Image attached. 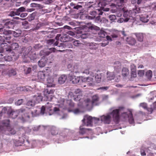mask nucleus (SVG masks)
<instances>
[{
  "label": "nucleus",
  "instance_id": "1",
  "mask_svg": "<svg viewBox=\"0 0 156 156\" xmlns=\"http://www.w3.org/2000/svg\"><path fill=\"white\" fill-rule=\"evenodd\" d=\"M0 34H3V37L7 43L11 44L12 42L16 41L14 38L11 40V37L10 35L12 34L11 31L10 30H7L4 28H0Z\"/></svg>",
  "mask_w": 156,
  "mask_h": 156
},
{
  "label": "nucleus",
  "instance_id": "2",
  "mask_svg": "<svg viewBox=\"0 0 156 156\" xmlns=\"http://www.w3.org/2000/svg\"><path fill=\"white\" fill-rule=\"evenodd\" d=\"M124 109V108L123 107H119L118 109L113 110L110 113V115L112 116L113 121L116 124H118L119 122V113L121 112V111H123Z\"/></svg>",
  "mask_w": 156,
  "mask_h": 156
},
{
  "label": "nucleus",
  "instance_id": "3",
  "mask_svg": "<svg viewBox=\"0 0 156 156\" xmlns=\"http://www.w3.org/2000/svg\"><path fill=\"white\" fill-rule=\"evenodd\" d=\"M51 72L48 69H45L42 71H39L37 73L38 79L40 81H43L44 80L46 77L49 76L51 75Z\"/></svg>",
  "mask_w": 156,
  "mask_h": 156
},
{
  "label": "nucleus",
  "instance_id": "4",
  "mask_svg": "<svg viewBox=\"0 0 156 156\" xmlns=\"http://www.w3.org/2000/svg\"><path fill=\"white\" fill-rule=\"evenodd\" d=\"M94 120L98 121L99 120V118L92 117L88 115L84 116L83 119L82 120L83 123L87 126H92V122Z\"/></svg>",
  "mask_w": 156,
  "mask_h": 156
},
{
  "label": "nucleus",
  "instance_id": "5",
  "mask_svg": "<svg viewBox=\"0 0 156 156\" xmlns=\"http://www.w3.org/2000/svg\"><path fill=\"white\" fill-rule=\"evenodd\" d=\"M9 120H4L2 122L3 125L6 126V131H7L11 134H14L16 133L15 130L10 126Z\"/></svg>",
  "mask_w": 156,
  "mask_h": 156
},
{
  "label": "nucleus",
  "instance_id": "6",
  "mask_svg": "<svg viewBox=\"0 0 156 156\" xmlns=\"http://www.w3.org/2000/svg\"><path fill=\"white\" fill-rule=\"evenodd\" d=\"M54 90L53 89L49 90L48 89H45L44 91V94L45 97L47 99V100L48 101H51L53 96Z\"/></svg>",
  "mask_w": 156,
  "mask_h": 156
},
{
  "label": "nucleus",
  "instance_id": "7",
  "mask_svg": "<svg viewBox=\"0 0 156 156\" xmlns=\"http://www.w3.org/2000/svg\"><path fill=\"white\" fill-rule=\"evenodd\" d=\"M60 35L58 34L56 36L55 39H50L47 41V44L48 45H51L53 44V46H55L58 45V40H59V37Z\"/></svg>",
  "mask_w": 156,
  "mask_h": 156
},
{
  "label": "nucleus",
  "instance_id": "8",
  "mask_svg": "<svg viewBox=\"0 0 156 156\" xmlns=\"http://www.w3.org/2000/svg\"><path fill=\"white\" fill-rule=\"evenodd\" d=\"M111 119V117L109 114L106 115H102L101 117V121L105 124H109L110 123Z\"/></svg>",
  "mask_w": 156,
  "mask_h": 156
},
{
  "label": "nucleus",
  "instance_id": "9",
  "mask_svg": "<svg viewBox=\"0 0 156 156\" xmlns=\"http://www.w3.org/2000/svg\"><path fill=\"white\" fill-rule=\"evenodd\" d=\"M15 25V22L13 21H8L5 22L3 28H12L14 29Z\"/></svg>",
  "mask_w": 156,
  "mask_h": 156
},
{
  "label": "nucleus",
  "instance_id": "10",
  "mask_svg": "<svg viewBox=\"0 0 156 156\" xmlns=\"http://www.w3.org/2000/svg\"><path fill=\"white\" fill-rule=\"evenodd\" d=\"M47 87H53L55 86L54 83V80L53 78L51 76H48L47 79Z\"/></svg>",
  "mask_w": 156,
  "mask_h": 156
},
{
  "label": "nucleus",
  "instance_id": "11",
  "mask_svg": "<svg viewBox=\"0 0 156 156\" xmlns=\"http://www.w3.org/2000/svg\"><path fill=\"white\" fill-rule=\"evenodd\" d=\"M25 111V109L20 108L15 111H12L11 113L12 117L13 119L16 118L17 117L18 115H21V114L22 113V112Z\"/></svg>",
  "mask_w": 156,
  "mask_h": 156
},
{
  "label": "nucleus",
  "instance_id": "12",
  "mask_svg": "<svg viewBox=\"0 0 156 156\" xmlns=\"http://www.w3.org/2000/svg\"><path fill=\"white\" fill-rule=\"evenodd\" d=\"M22 108L25 110V111L22 112V113L21 114L22 118L24 119L29 118H30V116L29 114L30 112V110L28 109L27 107Z\"/></svg>",
  "mask_w": 156,
  "mask_h": 156
},
{
  "label": "nucleus",
  "instance_id": "13",
  "mask_svg": "<svg viewBox=\"0 0 156 156\" xmlns=\"http://www.w3.org/2000/svg\"><path fill=\"white\" fill-rule=\"evenodd\" d=\"M69 77L70 81H71L73 84H76L80 81V78L78 76L69 75Z\"/></svg>",
  "mask_w": 156,
  "mask_h": 156
},
{
  "label": "nucleus",
  "instance_id": "14",
  "mask_svg": "<svg viewBox=\"0 0 156 156\" xmlns=\"http://www.w3.org/2000/svg\"><path fill=\"white\" fill-rule=\"evenodd\" d=\"M46 108H47V111L48 112L49 115H51L55 113H58L59 111V108L56 107H55L53 109H51L50 107L48 108L46 106Z\"/></svg>",
  "mask_w": 156,
  "mask_h": 156
},
{
  "label": "nucleus",
  "instance_id": "15",
  "mask_svg": "<svg viewBox=\"0 0 156 156\" xmlns=\"http://www.w3.org/2000/svg\"><path fill=\"white\" fill-rule=\"evenodd\" d=\"M1 47L2 48V51H0V53L5 51L10 52L12 51L10 46H9L6 43H5L4 44H2Z\"/></svg>",
  "mask_w": 156,
  "mask_h": 156
},
{
  "label": "nucleus",
  "instance_id": "16",
  "mask_svg": "<svg viewBox=\"0 0 156 156\" xmlns=\"http://www.w3.org/2000/svg\"><path fill=\"white\" fill-rule=\"evenodd\" d=\"M70 67H71L72 69H70V70L72 72H74L76 73H80V69H79V66L77 65L74 66L72 67L71 64H69L68 66V68L69 69Z\"/></svg>",
  "mask_w": 156,
  "mask_h": 156
},
{
  "label": "nucleus",
  "instance_id": "17",
  "mask_svg": "<svg viewBox=\"0 0 156 156\" xmlns=\"http://www.w3.org/2000/svg\"><path fill=\"white\" fill-rule=\"evenodd\" d=\"M13 36L15 37L20 36L22 34V30L20 29H15L14 31H11Z\"/></svg>",
  "mask_w": 156,
  "mask_h": 156
},
{
  "label": "nucleus",
  "instance_id": "18",
  "mask_svg": "<svg viewBox=\"0 0 156 156\" xmlns=\"http://www.w3.org/2000/svg\"><path fill=\"white\" fill-rule=\"evenodd\" d=\"M139 16L140 17V20L142 22L144 23H146L148 22L149 20V16L147 14H144L141 15V16Z\"/></svg>",
  "mask_w": 156,
  "mask_h": 156
},
{
  "label": "nucleus",
  "instance_id": "19",
  "mask_svg": "<svg viewBox=\"0 0 156 156\" xmlns=\"http://www.w3.org/2000/svg\"><path fill=\"white\" fill-rule=\"evenodd\" d=\"M85 125L84 124H83L82 125L80 126V127L79 133L82 134H85L87 131H91V129H85L83 127Z\"/></svg>",
  "mask_w": 156,
  "mask_h": 156
},
{
  "label": "nucleus",
  "instance_id": "20",
  "mask_svg": "<svg viewBox=\"0 0 156 156\" xmlns=\"http://www.w3.org/2000/svg\"><path fill=\"white\" fill-rule=\"evenodd\" d=\"M90 67L89 66H84L80 69V73L83 74H89Z\"/></svg>",
  "mask_w": 156,
  "mask_h": 156
},
{
  "label": "nucleus",
  "instance_id": "21",
  "mask_svg": "<svg viewBox=\"0 0 156 156\" xmlns=\"http://www.w3.org/2000/svg\"><path fill=\"white\" fill-rule=\"evenodd\" d=\"M67 76L65 75H61L58 79V82L59 84H62L64 83L67 79Z\"/></svg>",
  "mask_w": 156,
  "mask_h": 156
},
{
  "label": "nucleus",
  "instance_id": "22",
  "mask_svg": "<svg viewBox=\"0 0 156 156\" xmlns=\"http://www.w3.org/2000/svg\"><path fill=\"white\" fill-rule=\"evenodd\" d=\"M126 115V116L125 117H129L128 120L129 123L131 124H133L134 122V119L133 117V115L132 112L130 111H129V115H127V114Z\"/></svg>",
  "mask_w": 156,
  "mask_h": 156
},
{
  "label": "nucleus",
  "instance_id": "23",
  "mask_svg": "<svg viewBox=\"0 0 156 156\" xmlns=\"http://www.w3.org/2000/svg\"><path fill=\"white\" fill-rule=\"evenodd\" d=\"M126 41L129 44L131 45H134L136 43V41L135 39L131 37L127 38Z\"/></svg>",
  "mask_w": 156,
  "mask_h": 156
},
{
  "label": "nucleus",
  "instance_id": "24",
  "mask_svg": "<svg viewBox=\"0 0 156 156\" xmlns=\"http://www.w3.org/2000/svg\"><path fill=\"white\" fill-rule=\"evenodd\" d=\"M99 97L98 95H94L92 98V105H97V102L99 101Z\"/></svg>",
  "mask_w": 156,
  "mask_h": 156
},
{
  "label": "nucleus",
  "instance_id": "25",
  "mask_svg": "<svg viewBox=\"0 0 156 156\" xmlns=\"http://www.w3.org/2000/svg\"><path fill=\"white\" fill-rule=\"evenodd\" d=\"M34 99H35V102L37 103H39L42 101L43 97L41 95L39 94L37 95H34Z\"/></svg>",
  "mask_w": 156,
  "mask_h": 156
},
{
  "label": "nucleus",
  "instance_id": "26",
  "mask_svg": "<svg viewBox=\"0 0 156 156\" xmlns=\"http://www.w3.org/2000/svg\"><path fill=\"white\" fill-rule=\"evenodd\" d=\"M83 80L87 83H88L89 85L90 86L93 82V78L89 76L84 78Z\"/></svg>",
  "mask_w": 156,
  "mask_h": 156
},
{
  "label": "nucleus",
  "instance_id": "27",
  "mask_svg": "<svg viewBox=\"0 0 156 156\" xmlns=\"http://www.w3.org/2000/svg\"><path fill=\"white\" fill-rule=\"evenodd\" d=\"M107 77L108 80H111L114 78L115 75L113 72H108L107 73Z\"/></svg>",
  "mask_w": 156,
  "mask_h": 156
},
{
  "label": "nucleus",
  "instance_id": "28",
  "mask_svg": "<svg viewBox=\"0 0 156 156\" xmlns=\"http://www.w3.org/2000/svg\"><path fill=\"white\" fill-rule=\"evenodd\" d=\"M51 134L53 135H56L58 133V129L54 126H52L51 127Z\"/></svg>",
  "mask_w": 156,
  "mask_h": 156
},
{
  "label": "nucleus",
  "instance_id": "29",
  "mask_svg": "<svg viewBox=\"0 0 156 156\" xmlns=\"http://www.w3.org/2000/svg\"><path fill=\"white\" fill-rule=\"evenodd\" d=\"M101 73L97 72L95 75V79L97 83H99L101 80Z\"/></svg>",
  "mask_w": 156,
  "mask_h": 156
},
{
  "label": "nucleus",
  "instance_id": "30",
  "mask_svg": "<svg viewBox=\"0 0 156 156\" xmlns=\"http://www.w3.org/2000/svg\"><path fill=\"white\" fill-rule=\"evenodd\" d=\"M46 63V60L45 59L42 58L38 62L39 66L41 68L45 66Z\"/></svg>",
  "mask_w": 156,
  "mask_h": 156
},
{
  "label": "nucleus",
  "instance_id": "31",
  "mask_svg": "<svg viewBox=\"0 0 156 156\" xmlns=\"http://www.w3.org/2000/svg\"><path fill=\"white\" fill-rule=\"evenodd\" d=\"M153 75L152 72L151 70L147 71L145 73V76L149 80H150L152 77Z\"/></svg>",
  "mask_w": 156,
  "mask_h": 156
},
{
  "label": "nucleus",
  "instance_id": "32",
  "mask_svg": "<svg viewBox=\"0 0 156 156\" xmlns=\"http://www.w3.org/2000/svg\"><path fill=\"white\" fill-rule=\"evenodd\" d=\"M60 40L63 42H67L69 41V36L66 35H64L61 37Z\"/></svg>",
  "mask_w": 156,
  "mask_h": 156
},
{
  "label": "nucleus",
  "instance_id": "33",
  "mask_svg": "<svg viewBox=\"0 0 156 156\" xmlns=\"http://www.w3.org/2000/svg\"><path fill=\"white\" fill-rule=\"evenodd\" d=\"M129 74V70L126 68H123L122 70V75L124 77H125Z\"/></svg>",
  "mask_w": 156,
  "mask_h": 156
},
{
  "label": "nucleus",
  "instance_id": "34",
  "mask_svg": "<svg viewBox=\"0 0 156 156\" xmlns=\"http://www.w3.org/2000/svg\"><path fill=\"white\" fill-rule=\"evenodd\" d=\"M11 43L12 44L10 45L11 50H16L19 48V45L17 43L13 41Z\"/></svg>",
  "mask_w": 156,
  "mask_h": 156
},
{
  "label": "nucleus",
  "instance_id": "35",
  "mask_svg": "<svg viewBox=\"0 0 156 156\" xmlns=\"http://www.w3.org/2000/svg\"><path fill=\"white\" fill-rule=\"evenodd\" d=\"M97 45L96 44L94 43H89L87 44V46L89 47V48L91 50H95L97 49V47L96 45Z\"/></svg>",
  "mask_w": 156,
  "mask_h": 156
},
{
  "label": "nucleus",
  "instance_id": "36",
  "mask_svg": "<svg viewBox=\"0 0 156 156\" xmlns=\"http://www.w3.org/2000/svg\"><path fill=\"white\" fill-rule=\"evenodd\" d=\"M55 48H50L48 50L46 51L45 52H44V54H43V55L48 56L52 52H55Z\"/></svg>",
  "mask_w": 156,
  "mask_h": 156
},
{
  "label": "nucleus",
  "instance_id": "37",
  "mask_svg": "<svg viewBox=\"0 0 156 156\" xmlns=\"http://www.w3.org/2000/svg\"><path fill=\"white\" fill-rule=\"evenodd\" d=\"M36 15V14L34 12H33L31 14H30L27 18L28 21H31L34 20L35 18V17Z\"/></svg>",
  "mask_w": 156,
  "mask_h": 156
},
{
  "label": "nucleus",
  "instance_id": "38",
  "mask_svg": "<svg viewBox=\"0 0 156 156\" xmlns=\"http://www.w3.org/2000/svg\"><path fill=\"white\" fill-rule=\"evenodd\" d=\"M73 44L76 46H80L83 45V44L80 43L79 41L75 40L73 42Z\"/></svg>",
  "mask_w": 156,
  "mask_h": 156
},
{
  "label": "nucleus",
  "instance_id": "39",
  "mask_svg": "<svg viewBox=\"0 0 156 156\" xmlns=\"http://www.w3.org/2000/svg\"><path fill=\"white\" fill-rule=\"evenodd\" d=\"M25 9L23 7H22L16 10V13L18 15H19L21 12L25 11Z\"/></svg>",
  "mask_w": 156,
  "mask_h": 156
},
{
  "label": "nucleus",
  "instance_id": "40",
  "mask_svg": "<svg viewBox=\"0 0 156 156\" xmlns=\"http://www.w3.org/2000/svg\"><path fill=\"white\" fill-rule=\"evenodd\" d=\"M137 39L140 41H142L143 39V34L142 33H139L137 34Z\"/></svg>",
  "mask_w": 156,
  "mask_h": 156
},
{
  "label": "nucleus",
  "instance_id": "41",
  "mask_svg": "<svg viewBox=\"0 0 156 156\" xmlns=\"http://www.w3.org/2000/svg\"><path fill=\"white\" fill-rule=\"evenodd\" d=\"M106 34V33L105 31L103 30H101L98 33V35L100 37L104 38L105 37Z\"/></svg>",
  "mask_w": 156,
  "mask_h": 156
},
{
  "label": "nucleus",
  "instance_id": "42",
  "mask_svg": "<svg viewBox=\"0 0 156 156\" xmlns=\"http://www.w3.org/2000/svg\"><path fill=\"white\" fill-rule=\"evenodd\" d=\"M82 97V95L81 94H79L77 95L76 97H75L74 100V101H82V99L81 98Z\"/></svg>",
  "mask_w": 156,
  "mask_h": 156
},
{
  "label": "nucleus",
  "instance_id": "43",
  "mask_svg": "<svg viewBox=\"0 0 156 156\" xmlns=\"http://www.w3.org/2000/svg\"><path fill=\"white\" fill-rule=\"evenodd\" d=\"M129 13H130V16L132 17L133 18H134L136 17V9L130 11Z\"/></svg>",
  "mask_w": 156,
  "mask_h": 156
},
{
  "label": "nucleus",
  "instance_id": "44",
  "mask_svg": "<svg viewBox=\"0 0 156 156\" xmlns=\"http://www.w3.org/2000/svg\"><path fill=\"white\" fill-rule=\"evenodd\" d=\"M0 132L2 133H5L6 126L5 125L3 126L0 125Z\"/></svg>",
  "mask_w": 156,
  "mask_h": 156
},
{
  "label": "nucleus",
  "instance_id": "45",
  "mask_svg": "<svg viewBox=\"0 0 156 156\" xmlns=\"http://www.w3.org/2000/svg\"><path fill=\"white\" fill-rule=\"evenodd\" d=\"M16 74V71L14 69H11L9 70V76H14Z\"/></svg>",
  "mask_w": 156,
  "mask_h": 156
},
{
  "label": "nucleus",
  "instance_id": "46",
  "mask_svg": "<svg viewBox=\"0 0 156 156\" xmlns=\"http://www.w3.org/2000/svg\"><path fill=\"white\" fill-rule=\"evenodd\" d=\"M5 60L7 61H10L12 60V57L8 55H6L4 57Z\"/></svg>",
  "mask_w": 156,
  "mask_h": 156
},
{
  "label": "nucleus",
  "instance_id": "47",
  "mask_svg": "<svg viewBox=\"0 0 156 156\" xmlns=\"http://www.w3.org/2000/svg\"><path fill=\"white\" fill-rule=\"evenodd\" d=\"M131 78H135L136 76V70L131 71Z\"/></svg>",
  "mask_w": 156,
  "mask_h": 156
},
{
  "label": "nucleus",
  "instance_id": "48",
  "mask_svg": "<svg viewBox=\"0 0 156 156\" xmlns=\"http://www.w3.org/2000/svg\"><path fill=\"white\" fill-rule=\"evenodd\" d=\"M144 74V70H139L138 71V74L139 76H142Z\"/></svg>",
  "mask_w": 156,
  "mask_h": 156
},
{
  "label": "nucleus",
  "instance_id": "49",
  "mask_svg": "<svg viewBox=\"0 0 156 156\" xmlns=\"http://www.w3.org/2000/svg\"><path fill=\"white\" fill-rule=\"evenodd\" d=\"M23 102V100L22 99L18 100L16 103L15 104L17 105H20Z\"/></svg>",
  "mask_w": 156,
  "mask_h": 156
},
{
  "label": "nucleus",
  "instance_id": "50",
  "mask_svg": "<svg viewBox=\"0 0 156 156\" xmlns=\"http://www.w3.org/2000/svg\"><path fill=\"white\" fill-rule=\"evenodd\" d=\"M114 64L115 65V68L116 67H119V68L121 67V63L119 61H115L114 62Z\"/></svg>",
  "mask_w": 156,
  "mask_h": 156
},
{
  "label": "nucleus",
  "instance_id": "51",
  "mask_svg": "<svg viewBox=\"0 0 156 156\" xmlns=\"http://www.w3.org/2000/svg\"><path fill=\"white\" fill-rule=\"evenodd\" d=\"M124 0H119V2H117V5L119 6H122L124 3Z\"/></svg>",
  "mask_w": 156,
  "mask_h": 156
},
{
  "label": "nucleus",
  "instance_id": "52",
  "mask_svg": "<svg viewBox=\"0 0 156 156\" xmlns=\"http://www.w3.org/2000/svg\"><path fill=\"white\" fill-rule=\"evenodd\" d=\"M34 105V103L32 101H28L27 103V105L28 106L33 107Z\"/></svg>",
  "mask_w": 156,
  "mask_h": 156
},
{
  "label": "nucleus",
  "instance_id": "53",
  "mask_svg": "<svg viewBox=\"0 0 156 156\" xmlns=\"http://www.w3.org/2000/svg\"><path fill=\"white\" fill-rule=\"evenodd\" d=\"M80 37L81 38L86 39L88 37V33H85L84 34H82L80 35Z\"/></svg>",
  "mask_w": 156,
  "mask_h": 156
},
{
  "label": "nucleus",
  "instance_id": "54",
  "mask_svg": "<svg viewBox=\"0 0 156 156\" xmlns=\"http://www.w3.org/2000/svg\"><path fill=\"white\" fill-rule=\"evenodd\" d=\"M140 106L145 109H147V106L146 103H141L140 104Z\"/></svg>",
  "mask_w": 156,
  "mask_h": 156
},
{
  "label": "nucleus",
  "instance_id": "55",
  "mask_svg": "<svg viewBox=\"0 0 156 156\" xmlns=\"http://www.w3.org/2000/svg\"><path fill=\"white\" fill-rule=\"evenodd\" d=\"M109 18L111 20H114L116 19V17L115 15H111L109 16Z\"/></svg>",
  "mask_w": 156,
  "mask_h": 156
},
{
  "label": "nucleus",
  "instance_id": "56",
  "mask_svg": "<svg viewBox=\"0 0 156 156\" xmlns=\"http://www.w3.org/2000/svg\"><path fill=\"white\" fill-rule=\"evenodd\" d=\"M74 93L76 94H81L82 91L81 90L79 89H77L75 90V91L74 92Z\"/></svg>",
  "mask_w": 156,
  "mask_h": 156
},
{
  "label": "nucleus",
  "instance_id": "57",
  "mask_svg": "<svg viewBox=\"0 0 156 156\" xmlns=\"http://www.w3.org/2000/svg\"><path fill=\"white\" fill-rule=\"evenodd\" d=\"M5 42V40L4 39L2 36H0V44H1V46L2 44H4Z\"/></svg>",
  "mask_w": 156,
  "mask_h": 156
},
{
  "label": "nucleus",
  "instance_id": "58",
  "mask_svg": "<svg viewBox=\"0 0 156 156\" xmlns=\"http://www.w3.org/2000/svg\"><path fill=\"white\" fill-rule=\"evenodd\" d=\"M82 7V6L81 5H76L74 6L73 8L74 9H76V10L79 9H81Z\"/></svg>",
  "mask_w": 156,
  "mask_h": 156
},
{
  "label": "nucleus",
  "instance_id": "59",
  "mask_svg": "<svg viewBox=\"0 0 156 156\" xmlns=\"http://www.w3.org/2000/svg\"><path fill=\"white\" fill-rule=\"evenodd\" d=\"M15 15H18L16 13V11H11L9 14V16H13Z\"/></svg>",
  "mask_w": 156,
  "mask_h": 156
},
{
  "label": "nucleus",
  "instance_id": "60",
  "mask_svg": "<svg viewBox=\"0 0 156 156\" xmlns=\"http://www.w3.org/2000/svg\"><path fill=\"white\" fill-rule=\"evenodd\" d=\"M90 14L92 16H94V18H95L96 16L97 15V12L96 11H93L90 12Z\"/></svg>",
  "mask_w": 156,
  "mask_h": 156
},
{
  "label": "nucleus",
  "instance_id": "61",
  "mask_svg": "<svg viewBox=\"0 0 156 156\" xmlns=\"http://www.w3.org/2000/svg\"><path fill=\"white\" fill-rule=\"evenodd\" d=\"M124 114H126V115L127 114V115H129V111L128 112V113L123 112L122 114V116L124 119H126V118H128L129 117H125L126 116V115H124Z\"/></svg>",
  "mask_w": 156,
  "mask_h": 156
},
{
  "label": "nucleus",
  "instance_id": "62",
  "mask_svg": "<svg viewBox=\"0 0 156 156\" xmlns=\"http://www.w3.org/2000/svg\"><path fill=\"white\" fill-rule=\"evenodd\" d=\"M24 71L25 72V73L26 74L29 73L31 71V68L30 67L27 68V69H25Z\"/></svg>",
  "mask_w": 156,
  "mask_h": 156
},
{
  "label": "nucleus",
  "instance_id": "63",
  "mask_svg": "<svg viewBox=\"0 0 156 156\" xmlns=\"http://www.w3.org/2000/svg\"><path fill=\"white\" fill-rule=\"evenodd\" d=\"M131 71L136 70V66L134 64H132L131 65Z\"/></svg>",
  "mask_w": 156,
  "mask_h": 156
},
{
  "label": "nucleus",
  "instance_id": "64",
  "mask_svg": "<svg viewBox=\"0 0 156 156\" xmlns=\"http://www.w3.org/2000/svg\"><path fill=\"white\" fill-rule=\"evenodd\" d=\"M45 108L44 106H42L41 109V112L42 114H44V113Z\"/></svg>",
  "mask_w": 156,
  "mask_h": 156
}]
</instances>
